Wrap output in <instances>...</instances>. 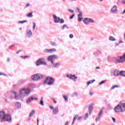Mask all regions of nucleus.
Wrapping results in <instances>:
<instances>
[{
    "label": "nucleus",
    "mask_w": 125,
    "mask_h": 125,
    "mask_svg": "<svg viewBox=\"0 0 125 125\" xmlns=\"http://www.w3.org/2000/svg\"><path fill=\"white\" fill-rule=\"evenodd\" d=\"M43 78V75L40 74H36L32 75L31 76V79L33 81H39L41 80V79H42Z\"/></svg>",
    "instance_id": "39448f33"
},
{
    "label": "nucleus",
    "mask_w": 125,
    "mask_h": 125,
    "mask_svg": "<svg viewBox=\"0 0 125 125\" xmlns=\"http://www.w3.org/2000/svg\"><path fill=\"white\" fill-rule=\"evenodd\" d=\"M12 46H14V45H12L9 47V49H11L12 48Z\"/></svg>",
    "instance_id": "864d4df0"
},
{
    "label": "nucleus",
    "mask_w": 125,
    "mask_h": 125,
    "mask_svg": "<svg viewBox=\"0 0 125 125\" xmlns=\"http://www.w3.org/2000/svg\"><path fill=\"white\" fill-rule=\"evenodd\" d=\"M15 105H16V107H17L18 109L21 108V103L19 102H16L15 104Z\"/></svg>",
    "instance_id": "5701e85b"
},
{
    "label": "nucleus",
    "mask_w": 125,
    "mask_h": 125,
    "mask_svg": "<svg viewBox=\"0 0 125 125\" xmlns=\"http://www.w3.org/2000/svg\"><path fill=\"white\" fill-rule=\"evenodd\" d=\"M2 76H5V77H7V75L5 74L2 73Z\"/></svg>",
    "instance_id": "6e6d98bb"
},
{
    "label": "nucleus",
    "mask_w": 125,
    "mask_h": 125,
    "mask_svg": "<svg viewBox=\"0 0 125 125\" xmlns=\"http://www.w3.org/2000/svg\"><path fill=\"white\" fill-rule=\"evenodd\" d=\"M125 9L123 11L122 14H125Z\"/></svg>",
    "instance_id": "680f3d73"
},
{
    "label": "nucleus",
    "mask_w": 125,
    "mask_h": 125,
    "mask_svg": "<svg viewBox=\"0 0 125 125\" xmlns=\"http://www.w3.org/2000/svg\"><path fill=\"white\" fill-rule=\"evenodd\" d=\"M75 17V14H73L70 17V19H73Z\"/></svg>",
    "instance_id": "c03bdc74"
},
{
    "label": "nucleus",
    "mask_w": 125,
    "mask_h": 125,
    "mask_svg": "<svg viewBox=\"0 0 125 125\" xmlns=\"http://www.w3.org/2000/svg\"><path fill=\"white\" fill-rule=\"evenodd\" d=\"M50 44L51 45H52V46H56L57 45V44H56L55 42H51Z\"/></svg>",
    "instance_id": "72a5a7b5"
},
{
    "label": "nucleus",
    "mask_w": 125,
    "mask_h": 125,
    "mask_svg": "<svg viewBox=\"0 0 125 125\" xmlns=\"http://www.w3.org/2000/svg\"><path fill=\"white\" fill-rule=\"evenodd\" d=\"M34 100H38V98H34Z\"/></svg>",
    "instance_id": "69168bd1"
},
{
    "label": "nucleus",
    "mask_w": 125,
    "mask_h": 125,
    "mask_svg": "<svg viewBox=\"0 0 125 125\" xmlns=\"http://www.w3.org/2000/svg\"><path fill=\"white\" fill-rule=\"evenodd\" d=\"M0 120L1 122H11V116L10 114H5L4 111H0Z\"/></svg>",
    "instance_id": "f03ea898"
},
{
    "label": "nucleus",
    "mask_w": 125,
    "mask_h": 125,
    "mask_svg": "<svg viewBox=\"0 0 125 125\" xmlns=\"http://www.w3.org/2000/svg\"><path fill=\"white\" fill-rule=\"evenodd\" d=\"M32 100H34V97H29L26 101V103L27 104H29V103H31L32 102Z\"/></svg>",
    "instance_id": "a211bd4d"
},
{
    "label": "nucleus",
    "mask_w": 125,
    "mask_h": 125,
    "mask_svg": "<svg viewBox=\"0 0 125 125\" xmlns=\"http://www.w3.org/2000/svg\"><path fill=\"white\" fill-rule=\"evenodd\" d=\"M28 6H30V4L27 3L26 5L25 6V7H28Z\"/></svg>",
    "instance_id": "13d9d810"
},
{
    "label": "nucleus",
    "mask_w": 125,
    "mask_h": 125,
    "mask_svg": "<svg viewBox=\"0 0 125 125\" xmlns=\"http://www.w3.org/2000/svg\"><path fill=\"white\" fill-rule=\"evenodd\" d=\"M112 13H117L118 12V7L116 5H114L111 9Z\"/></svg>",
    "instance_id": "2eb2a0df"
},
{
    "label": "nucleus",
    "mask_w": 125,
    "mask_h": 125,
    "mask_svg": "<svg viewBox=\"0 0 125 125\" xmlns=\"http://www.w3.org/2000/svg\"><path fill=\"white\" fill-rule=\"evenodd\" d=\"M49 108H51V110H53V109H54V107L51 105H49Z\"/></svg>",
    "instance_id": "8fccbe9b"
},
{
    "label": "nucleus",
    "mask_w": 125,
    "mask_h": 125,
    "mask_svg": "<svg viewBox=\"0 0 125 125\" xmlns=\"http://www.w3.org/2000/svg\"><path fill=\"white\" fill-rule=\"evenodd\" d=\"M79 117V115H76L74 116V117L73 118V121L74 122H75V121H76L77 120V119H78V118Z\"/></svg>",
    "instance_id": "e433bc0d"
},
{
    "label": "nucleus",
    "mask_w": 125,
    "mask_h": 125,
    "mask_svg": "<svg viewBox=\"0 0 125 125\" xmlns=\"http://www.w3.org/2000/svg\"><path fill=\"white\" fill-rule=\"evenodd\" d=\"M55 51H56V49L55 48L50 49H45L43 50L44 53H52V52H55Z\"/></svg>",
    "instance_id": "9b49d317"
},
{
    "label": "nucleus",
    "mask_w": 125,
    "mask_h": 125,
    "mask_svg": "<svg viewBox=\"0 0 125 125\" xmlns=\"http://www.w3.org/2000/svg\"><path fill=\"white\" fill-rule=\"evenodd\" d=\"M69 38L70 39H73V38H74V35L73 34H70Z\"/></svg>",
    "instance_id": "a18cd8bd"
},
{
    "label": "nucleus",
    "mask_w": 125,
    "mask_h": 125,
    "mask_svg": "<svg viewBox=\"0 0 125 125\" xmlns=\"http://www.w3.org/2000/svg\"><path fill=\"white\" fill-rule=\"evenodd\" d=\"M83 119V117H79L78 119V121H81Z\"/></svg>",
    "instance_id": "3c124183"
},
{
    "label": "nucleus",
    "mask_w": 125,
    "mask_h": 125,
    "mask_svg": "<svg viewBox=\"0 0 125 125\" xmlns=\"http://www.w3.org/2000/svg\"><path fill=\"white\" fill-rule=\"evenodd\" d=\"M83 23L85 25H89V23H94V21L91 18H85L83 20Z\"/></svg>",
    "instance_id": "0eeeda50"
},
{
    "label": "nucleus",
    "mask_w": 125,
    "mask_h": 125,
    "mask_svg": "<svg viewBox=\"0 0 125 125\" xmlns=\"http://www.w3.org/2000/svg\"><path fill=\"white\" fill-rule=\"evenodd\" d=\"M92 110H93V106L92 105H90L88 108V112L89 113V115H91V112H92Z\"/></svg>",
    "instance_id": "412c9836"
},
{
    "label": "nucleus",
    "mask_w": 125,
    "mask_h": 125,
    "mask_svg": "<svg viewBox=\"0 0 125 125\" xmlns=\"http://www.w3.org/2000/svg\"><path fill=\"white\" fill-rule=\"evenodd\" d=\"M97 61L99 63L100 62H101V59L100 58H98L97 59Z\"/></svg>",
    "instance_id": "de8ad7c7"
},
{
    "label": "nucleus",
    "mask_w": 125,
    "mask_h": 125,
    "mask_svg": "<svg viewBox=\"0 0 125 125\" xmlns=\"http://www.w3.org/2000/svg\"><path fill=\"white\" fill-rule=\"evenodd\" d=\"M79 94L77 92H74L73 93L71 94V97H78Z\"/></svg>",
    "instance_id": "4be33fe9"
},
{
    "label": "nucleus",
    "mask_w": 125,
    "mask_h": 125,
    "mask_svg": "<svg viewBox=\"0 0 125 125\" xmlns=\"http://www.w3.org/2000/svg\"><path fill=\"white\" fill-rule=\"evenodd\" d=\"M35 29H36V23L34 22L33 23V30H35Z\"/></svg>",
    "instance_id": "37998d69"
},
{
    "label": "nucleus",
    "mask_w": 125,
    "mask_h": 125,
    "mask_svg": "<svg viewBox=\"0 0 125 125\" xmlns=\"http://www.w3.org/2000/svg\"><path fill=\"white\" fill-rule=\"evenodd\" d=\"M21 50H20L17 51V52H16V53H17V54H18V53H19L20 52H21Z\"/></svg>",
    "instance_id": "bf43d9fd"
},
{
    "label": "nucleus",
    "mask_w": 125,
    "mask_h": 125,
    "mask_svg": "<svg viewBox=\"0 0 125 125\" xmlns=\"http://www.w3.org/2000/svg\"><path fill=\"white\" fill-rule=\"evenodd\" d=\"M19 23L20 24H23V23H27V21H19Z\"/></svg>",
    "instance_id": "58836bf2"
},
{
    "label": "nucleus",
    "mask_w": 125,
    "mask_h": 125,
    "mask_svg": "<svg viewBox=\"0 0 125 125\" xmlns=\"http://www.w3.org/2000/svg\"><path fill=\"white\" fill-rule=\"evenodd\" d=\"M26 37L27 38H30L33 37V33H32V30H27L26 31Z\"/></svg>",
    "instance_id": "ddd939ff"
},
{
    "label": "nucleus",
    "mask_w": 125,
    "mask_h": 125,
    "mask_svg": "<svg viewBox=\"0 0 125 125\" xmlns=\"http://www.w3.org/2000/svg\"><path fill=\"white\" fill-rule=\"evenodd\" d=\"M7 61H8V62H9V61H10V58H8Z\"/></svg>",
    "instance_id": "e2e57ef3"
},
{
    "label": "nucleus",
    "mask_w": 125,
    "mask_h": 125,
    "mask_svg": "<svg viewBox=\"0 0 125 125\" xmlns=\"http://www.w3.org/2000/svg\"><path fill=\"white\" fill-rule=\"evenodd\" d=\"M79 13L80 14L78 15V22H82V21H83V14L81 11H79Z\"/></svg>",
    "instance_id": "4468645a"
},
{
    "label": "nucleus",
    "mask_w": 125,
    "mask_h": 125,
    "mask_svg": "<svg viewBox=\"0 0 125 125\" xmlns=\"http://www.w3.org/2000/svg\"><path fill=\"white\" fill-rule=\"evenodd\" d=\"M106 80L102 81L101 83H99V85H101V84H104V83H105Z\"/></svg>",
    "instance_id": "c9c22d12"
},
{
    "label": "nucleus",
    "mask_w": 125,
    "mask_h": 125,
    "mask_svg": "<svg viewBox=\"0 0 125 125\" xmlns=\"http://www.w3.org/2000/svg\"><path fill=\"white\" fill-rule=\"evenodd\" d=\"M63 97L65 101V102H68V96L66 95H63Z\"/></svg>",
    "instance_id": "c756f323"
},
{
    "label": "nucleus",
    "mask_w": 125,
    "mask_h": 125,
    "mask_svg": "<svg viewBox=\"0 0 125 125\" xmlns=\"http://www.w3.org/2000/svg\"><path fill=\"white\" fill-rule=\"evenodd\" d=\"M36 66H40V65H46V62H44V59H39L36 62Z\"/></svg>",
    "instance_id": "6e6552de"
},
{
    "label": "nucleus",
    "mask_w": 125,
    "mask_h": 125,
    "mask_svg": "<svg viewBox=\"0 0 125 125\" xmlns=\"http://www.w3.org/2000/svg\"><path fill=\"white\" fill-rule=\"evenodd\" d=\"M59 113V108L58 107H56L53 110V113L54 115H57Z\"/></svg>",
    "instance_id": "dca6fc26"
},
{
    "label": "nucleus",
    "mask_w": 125,
    "mask_h": 125,
    "mask_svg": "<svg viewBox=\"0 0 125 125\" xmlns=\"http://www.w3.org/2000/svg\"><path fill=\"white\" fill-rule=\"evenodd\" d=\"M31 117L29 116L28 118V121H31Z\"/></svg>",
    "instance_id": "052dcab7"
},
{
    "label": "nucleus",
    "mask_w": 125,
    "mask_h": 125,
    "mask_svg": "<svg viewBox=\"0 0 125 125\" xmlns=\"http://www.w3.org/2000/svg\"><path fill=\"white\" fill-rule=\"evenodd\" d=\"M120 105V107H121V109L122 110V112L125 111V103H120L119 104Z\"/></svg>",
    "instance_id": "6ab92c4d"
},
{
    "label": "nucleus",
    "mask_w": 125,
    "mask_h": 125,
    "mask_svg": "<svg viewBox=\"0 0 125 125\" xmlns=\"http://www.w3.org/2000/svg\"><path fill=\"white\" fill-rule=\"evenodd\" d=\"M64 125H69V122L66 121Z\"/></svg>",
    "instance_id": "5fc2aeb1"
},
{
    "label": "nucleus",
    "mask_w": 125,
    "mask_h": 125,
    "mask_svg": "<svg viewBox=\"0 0 125 125\" xmlns=\"http://www.w3.org/2000/svg\"><path fill=\"white\" fill-rule=\"evenodd\" d=\"M12 93L14 97H11V99H15L16 100H21L23 101L25 97H27L31 93V88H22L19 91V95L15 91H12Z\"/></svg>",
    "instance_id": "f257e3e1"
},
{
    "label": "nucleus",
    "mask_w": 125,
    "mask_h": 125,
    "mask_svg": "<svg viewBox=\"0 0 125 125\" xmlns=\"http://www.w3.org/2000/svg\"><path fill=\"white\" fill-rule=\"evenodd\" d=\"M115 64H118L119 63H124L125 62V53L122 56H118L114 61Z\"/></svg>",
    "instance_id": "7ed1b4c3"
},
{
    "label": "nucleus",
    "mask_w": 125,
    "mask_h": 125,
    "mask_svg": "<svg viewBox=\"0 0 125 125\" xmlns=\"http://www.w3.org/2000/svg\"><path fill=\"white\" fill-rule=\"evenodd\" d=\"M43 98H41V100L40 101V105H42V106H43L44 104H43Z\"/></svg>",
    "instance_id": "473e14b6"
},
{
    "label": "nucleus",
    "mask_w": 125,
    "mask_h": 125,
    "mask_svg": "<svg viewBox=\"0 0 125 125\" xmlns=\"http://www.w3.org/2000/svg\"><path fill=\"white\" fill-rule=\"evenodd\" d=\"M109 39V41H111L112 42H115V41H116V39H115V38L112 36H110Z\"/></svg>",
    "instance_id": "c85d7f7f"
},
{
    "label": "nucleus",
    "mask_w": 125,
    "mask_h": 125,
    "mask_svg": "<svg viewBox=\"0 0 125 125\" xmlns=\"http://www.w3.org/2000/svg\"><path fill=\"white\" fill-rule=\"evenodd\" d=\"M58 57L56 55H54L50 56L48 57L47 60L49 62H51V64H53L54 62L55 59H57Z\"/></svg>",
    "instance_id": "423d86ee"
},
{
    "label": "nucleus",
    "mask_w": 125,
    "mask_h": 125,
    "mask_svg": "<svg viewBox=\"0 0 125 125\" xmlns=\"http://www.w3.org/2000/svg\"><path fill=\"white\" fill-rule=\"evenodd\" d=\"M27 17L31 18L33 17V12H31L27 15Z\"/></svg>",
    "instance_id": "2f4dec72"
},
{
    "label": "nucleus",
    "mask_w": 125,
    "mask_h": 125,
    "mask_svg": "<svg viewBox=\"0 0 125 125\" xmlns=\"http://www.w3.org/2000/svg\"><path fill=\"white\" fill-rule=\"evenodd\" d=\"M67 78L69 79V80H73L74 82H77V80L78 79V77L76 76L75 75H72V74H67L66 75Z\"/></svg>",
    "instance_id": "1a4fd4ad"
},
{
    "label": "nucleus",
    "mask_w": 125,
    "mask_h": 125,
    "mask_svg": "<svg viewBox=\"0 0 125 125\" xmlns=\"http://www.w3.org/2000/svg\"><path fill=\"white\" fill-rule=\"evenodd\" d=\"M53 18L54 20V22H55V23H59L60 21V18L56 16V15H53Z\"/></svg>",
    "instance_id": "f8f14e48"
},
{
    "label": "nucleus",
    "mask_w": 125,
    "mask_h": 125,
    "mask_svg": "<svg viewBox=\"0 0 125 125\" xmlns=\"http://www.w3.org/2000/svg\"><path fill=\"white\" fill-rule=\"evenodd\" d=\"M68 11L69 12H70L71 13H73L74 12V10H72V9H69Z\"/></svg>",
    "instance_id": "49530a36"
},
{
    "label": "nucleus",
    "mask_w": 125,
    "mask_h": 125,
    "mask_svg": "<svg viewBox=\"0 0 125 125\" xmlns=\"http://www.w3.org/2000/svg\"><path fill=\"white\" fill-rule=\"evenodd\" d=\"M116 87H119V86H118V85L113 86L112 87H111V89H115V88H116Z\"/></svg>",
    "instance_id": "79ce46f5"
},
{
    "label": "nucleus",
    "mask_w": 125,
    "mask_h": 125,
    "mask_svg": "<svg viewBox=\"0 0 125 125\" xmlns=\"http://www.w3.org/2000/svg\"><path fill=\"white\" fill-rule=\"evenodd\" d=\"M112 121H113V123H116V119H115V118L112 117Z\"/></svg>",
    "instance_id": "09e8293b"
},
{
    "label": "nucleus",
    "mask_w": 125,
    "mask_h": 125,
    "mask_svg": "<svg viewBox=\"0 0 125 125\" xmlns=\"http://www.w3.org/2000/svg\"><path fill=\"white\" fill-rule=\"evenodd\" d=\"M21 58H23V59H24V56H21Z\"/></svg>",
    "instance_id": "774afa93"
},
{
    "label": "nucleus",
    "mask_w": 125,
    "mask_h": 125,
    "mask_svg": "<svg viewBox=\"0 0 125 125\" xmlns=\"http://www.w3.org/2000/svg\"><path fill=\"white\" fill-rule=\"evenodd\" d=\"M94 94V92H93V91L92 90H91L90 91V92H89V95L91 96H92V95H93Z\"/></svg>",
    "instance_id": "a19ab883"
},
{
    "label": "nucleus",
    "mask_w": 125,
    "mask_h": 125,
    "mask_svg": "<svg viewBox=\"0 0 125 125\" xmlns=\"http://www.w3.org/2000/svg\"><path fill=\"white\" fill-rule=\"evenodd\" d=\"M54 103H55V104H56L57 102L54 100Z\"/></svg>",
    "instance_id": "0e129e2a"
},
{
    "label": "nucleus",
    "mask_w": 125,
    "mask_h": 125,
    "mask_svg": "<svg viewBox=\"0 0 125 125\" xmlns=\"http://www.w3.org/2000/svg\"><path fill=\"white\" fill-rule=\"evenodd\" d=\"M113 74L115 77L121 76V72H120L119 70H115L113 72Z\"/></svg>",
    "instance_id": "f3484780"
},
{
    "label": "nucleus",
    "mask_w": 125,
    "mask_h": 125,
    "mask_svg": "<svg viewBox=\"0 0 125 125\" xmlns=\"http://www.w3.org/2000/svg\"><path fill=\"white\" fill-rule=\"evenodd\" d=\"M122 3L123 4H125V0H122Z\"/></svg>",
    "instance_id": "603ef678"
},
{
    "label": "nucleus",
    "mask_w": 125,
    "mask_h": 125,
    "mask_svg": "<svg viewBox=\"0 0 125 125\" xmlns=\"http://www.w3.org/2000/svg\"><path fill=\"white\" fill-rule=\"evenodd\" d=\"M59 22L60 23V24H63L65 22V21H64V19H60Z\"/></svg>",
    "instance_id": "7c9ffc66"
},
{
    "label": "nucleus",
    "mask_w": 125,
    "mask_h": 125,
    "mask_svg": "<svg viewBox=\"0 0 125 125\" xmlns=\"http://www.w3.org/2000/svg\"><path fill=\"white\" fill-rule=\"evenodd\" d=\"M120 76H121V77H125V71H120Z\"/></svg>",
    "instance_id": "bb28decb"
},
{
    "label": "nucleus",
    "mask_w": 125,
    "mask_h": 125,
    "mask_svg": "<svg viewBox=\"0 0 125 125\" xmlns=\"http://www.w3.org/2000/svg\"><path fill=\"white\" fill-rule=\"evenodd\" d=\"M88 118V113H86L85 114V116L84 117V120H86V119Z\"/></svg>",
    "instance_id": "4c0bfd02"
},
{
    "label": "nucleus",
    "mask_w": 125,
    "mask_h": 125,
    "mask_svg": "<svg viewBox=\"0 0 125 125\" xmlns=\"http://www.w3.org/2000/svg\"><path fill=\"white\" fill-rule=\"evenodd\" d=\"M95 82V80H93L92 81H89L88 82H87V86H88L90 84L92 83H94Z\"/></svg>",
    "instance_id": "b1692460"
},
{
    "label": "nucleus",
    "mask_w": 125,
    "mask_h": 125,
    "mask_svg": "<svg viewBox=\"0 0 125 125\" xmlns=\"http://www.w3.org/2000/svg\"><path fill=\"white\" fill-rule=\"evenodd\" d=\"M54 82H55L54 79L51 77H47L44 81V83H46L47 85H52L54 83Z\"/></svg>",
    "instance_id": "20e7f679"
},
{
    "label": "nucleus",
    "mask_w": 125,
    "mask_h": 125,
    "mask_svg": "<svg viewBox=\"0 0 125 125\" xmlns=\"http://www.w3.org/2000/svg\"><path fill=\"white\" fill-rule=\"evenodd\" d=\"M102 115H103V110L102 109L100 112L98 113V116H99V117H100L101 118L102 117Z\"/></svg>",
    "instance_id": "cd10ccee"
},
{
    "label": "nucleus",
    "mask_w": 125,
    "mask_h": 125,
    "mask_svg": "<svg viewBox=\"0 0 125 125\" xmlns=\"http://www.w3.org/2000/svg\"><path fill=\"white\" fill-rule=\"evenodd\" d=\"M35 113H36V111L35 110H33L29 114V117H33L34 115H35Z\"/></svg>",
    "instance_id": "393cba45"
},
{
    "label": "nucleus",
    "mask_w": 125,
    "mask_h": 125,
    "mask_svg": "<svg viewBox=\"0 0 125 125\" xmlns=\"http://www.w3.org/2000/svg\"><path fill=\"white\" fill-rule=\"evenodd\" d=\"M54 68H59V66H60V62H56L54 63L53 62V64H52Z\"/></svg>",
    "instance_id": "aec40b11"
},
{
    "label": "nucleus",
    "mask_w": 125,
    "mask_h": 125,
    "mask_svg": "<svg viewBox=\"0 0 125 125\" xmlns=\"http://www.w3.org/2000/svg\"><path fill=\"white\" fill-rule=\"evenodd\" d=\"M114 111L115 113H120L121 112H123V110H122L120 104L115 106L114 108Z\"/></svg>",
    "instance_id": "9d476101"
},
{
    "label": "nucleus",
    "mask_w": 125,
    "mask_h": 125,
    "mask_svg": "<svg viewBox=\"0 0 125 125\" xmlns=\"http://www.w3.org/2000/svg\"><path fill=\"white\" fill-rule=\"evenodd\" d=\"M75 123V121H74V120H73V122L72 123V125H74V123Z\"/></svg>",
    "instance_id": "338daca9"
},
{
    "label": "nucleus",
    "mask_w": 125,
    "mask_h": 125,
    "mask_svg": "<svg viewBox=\"0 0 125 125\" xmlns=\"http://www.w3.org/2000/svg\"><path fill=\"white\" fill-rule=\"evenodd\" d=\"M70 29V27H69V26H68V25H67V24H64L62 27V29L64 30V29Z\"/></svg>",
    "instance_id": "a878e982"
},
{
    "label": "nucleus",
    "mask_w": 125,
    "mask_h": 125,
    "mask_svg": "<svg viewBox=\"0 0 125 125\" xmlns=\"http://www.w3.org/2000/svg\"><path fill=\"white\" fill-rule=\"evenodd\" d=\"M100 119H101V117L98 115V116L95 119L96 122H98V121H99L100 120Z\"/></svg>",
    "instance_id": "f704fd0d"
},
{
    "label": "nucleus",
    "mask_w": 125,
    "mask_h": 125,
    "mask_svg": "<svg viewBox=\"0 0 125 125\" xmlns=\"http://www.w3.org/2000/svg\"><path fill=\"white\" fill-rule=\"evenodd\" d=\"M123 42H124L122 41H119L118 43H117V44H115V46H118L120 45V43H123Z\"/></svg>",
    "instance_id": "ea45409f"
},
{
    "label": "nucleus",
    "mask_w": 125,
    "mask_h": 125,
    "mask_svg": "<svg viewBox=\"0 0 125 125\" xmlns=\"http://www.w3.org/2000/svg\"><path fill=\"white\" fill-rule=\"evenodd\" d=\"M28 57H29L27 56H25L23 57V59H26V58H28Z\"/></svg>",
    "instance_id": "4d7b16f0"
}]
</instances>
